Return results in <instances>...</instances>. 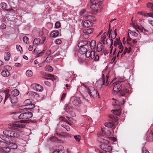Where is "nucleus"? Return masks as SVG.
<instances>
[{
  "mask_svg": "<svg viewBox=\"0 0 153 153\" xmlns=\"http://www.w3.org/2000/svg\"><path fill=\"white\" fill-rule=\"evenodd\" d=\"M24 112L20 114L18 117L20 119L23 120L19 122H16L10 124L9 125L8 128L10 129L20 131L22 128H24L25 126L23 123L27 122L26 120L30 118L33 116L32 112L28 110H25Z\"/></svg>",
  "mask_w": 153,
  "mask_h": 153,
  "instance_id": "1",
  "label": "nucleus"
},
{
  "mask_svg": "<svg viewBox=\"0 0 153 153\" xmlns=\"http://www.w3.org/2000/svg\"><path fill=\"white\" fill-rule=\"evenodd\" d=\"M113 91L114 93H119L120 96H123L129 91L127 88L129 86L128 81L125 80V78L120 79L118 81L113 83Z\"/></svg>",
  "mask_w": 153,
  "mask_h": 153,
  "instance_id": "2",
  "label": "nucleus"
},
{
  "mask_svg": "<svg viewBox=\"0 0 153 153\" xmlns=\"http://www.w3.org/2000/svg\"><path fill=\"white\" fill-rule=\"evenodd\" d=\"M9 91V90H7L5 91V96L4 103L9 98L12 103L17 102L18 101V98L17 96L19 95V91L17 89H14L12 91L10 94H8Z\"/></svg>",
  "mask_w": 153,
  "mask_h": 153,
  "instance_id": "3",
  "label": "nucleus"
},
{
  "mask_svg": "<svg viewBox=\"0 0 153 153\" xmlns=\"http://www.w3.org/2000/svg\"><path fill=\"white\" fill-rule=\"evenodd\" d=\"M78 46L79 47H80L79 52L82 54H85L88 51V47L86 44H85V42L79 43Z\"/></svg>",
  "mask_w": 153,
  "mask_h": 153,
  "instance_id": "4",
  "label": "nucleus"
},
{
  "mask_svg": "<svg viewBox=\"0 0 153 153\" xmlns=\"http://www.w3.org/2000/svg\"><path fill=\"white\" fill-rule=\"evenodd\" d=\"M104 143L102 144L100 146L102 149L106 152H109L112 150V148L109 144V141L107 140H103Z\"/></svg>",
  "mask_w": 153,
  "mask_h": 153,
  "instance_id": "5",
  "label": "nucleus"
},
{
  "mask_svg": "<svg viewBox=\"0 0 153 153\" xmlns=\"http://www.w3.org/2000/svg\"><path fill=\"white\" fill-rule=\"evenodd\" d=\"M87 91L91 97L95 98L97 97L98 95L99 97L97 91L93 87L90 86L88 88Z\"/></svg>",
  "mask_w": 153,
  "mask_h": 153,
  "instance_id": "6",
  "label": "nucleus"
},
{
  "mask_svg": "<svg viewBox=\"0 0 153 153\" xmlns=\"http://www.w3.org/2000/svg\"><path fill=\"white\" fill-rule=\"evenodd\" d=\"M5 134L9 135L10 138L13 137L15 138H18L20 136V133L18 131L13 130H8V131L5 132Z\"/></svg>",
  "mask_w": 153,
  "mask_h": 153,
  "instance_id": "7",
  "label": "nucleus"
},
{
  "mask_svg": "<svg viewBox=\"0 0 153 153\" xmlns=\"http://www.w3.org/2000/svg\"><path fill=\"white\" fill-rule=\"evenodd\" d=\"M103 0H90V2L93 4L91 6V8L95 6L97 8L101 9L103 7V5L101 4L100 2L103 1Z\"/></svg>",
  "mask_w": 153,
  "mask_h": 153,
  "instance_id": "8",
  "label": "nucleus"
},
{
  "mask_svg": "<svg viewBox=\"0 0 153 153\" xmlns=\"http://www.w3.org/2000/svg\"><path fill=\"white\" fill-rule=\"evenodd\" d=\"M6 131H8V130H6L3 131V133L4 135H0V138L4 141V142L9 143L10 142V137L9 135H7V134H5V132Z\"/></svg>",
  "mask_w": 153,
  "mask_h": 153,
  "instance_id": "9",
  "label": "nucleus"
},
{
  "mask_svg": "<svg viewBox=\"0 0 153 153\" xmlns=\"http://www.w3.org/2000/svg\"><path fill=\"white\" fill-rule=\"evenodd\" d=\"M109 77L108 75H107L106 76L105 78L104 77V75H102V77L101 80L100 81V82L101 85H103L105 84V85L106 86H108L109 83V81H108V79ZM98 82H99V81Z\"/></svg>",
  "mask_w": 153,
  "mask_h": 153,
  "instance_id": "10",
  "label": "nucleus"
},
{
  "mask_svg": "<svg viewBox=\"0 0 153 153\" xmlns=\"http://www.w3.org/2000/svg\"><path fill=\"white\" fill-rule=\"evenodd\" d=\"M84 42H85V44H86L88 47L90 46L92 49H93L96 47V42L94 40H92L91 42L85 41Z\"/></svg>",
  "mask_w": 153,
  "mask_h": 153,
  "instance_id": "11",
  "label": "nucleus"
},
{
  "mask_svg": "<svg viewBox=\"0 0 153 153\" xmlns=\"http://www.w3.org/2000/svg\"><path fill=\"white\" fill-rule=\"evenodd\" d=\"M32 87L34 90L38 91H42L43 90V87L40 85L34 83L32 85Z\"/></svg>",
  "mask_w": 153,
  "mask_h": 153,
  "instance_id": "12",
  "label": "nucleus"
},
{
  "mask_svg": "<svg viewBox=\"0 0 153 153\" xmlns=\"http://www.w3.org/2000/svg\"><path fill=\"white\" fill-rule=\"evenodd\" d=\"M81 103V101L79 98L74 97L72 101L73 104L76 106H79Z\"/></svg>",
  "mask_w": 153,
  "mask_h": 153,
  "instance_id": "13",
  "label": "nucleus"
},
{
  "mask_svg": "<svg viewBox=\"0 0 153 153\" xmlns=\"http://www.w3.org/2000/svg\"><path fill=\"white\" fill-rule=\"evenodd\" d=\"M85 56L87 58L90 57L91 58H93L95 56V52L94 51H87L85 53Z\"/></svg>",
  "mask_w": 153,
  "mask_h": 153,
  "instance_id": "14",
  "label": "nucleus"
},
{
  "mask_svg": "<svg viewBox=\"0 0 153 153\" xmlns=\"http://www.w3.org/2000/svg\"><path fill=\"white\" fill-rule=\"evenodd\" d=\"M27 94L31 98L35 97L36 98H39V94L34 92L29 91L27 93Z\"/></svg>",
  "mask_w": 153,
  "mask_h": 153,
  "instance_id": "15",
  "label": "nucleus"
},
{
  "mask_svg": "<svg viewBox=\"0 0 153 153\" xmlns=\"http://www.w3.org/2000/svg\"><path fill=\"white\" fill-rule=\"evenodd\" d=\"M92 25V23L89 20H86L83 23L84 26L86 27H89Z\"/></svg>",
  "mask_w": 153,
  "mask_h": 153,
  "instance_id": "16",
  "label": "nucleus"
},
{
  "mask_svg": "<svg viewBox=\"0 0 153 153\" xmlns=\"http://www.w3.org/2000/svg\"><path fill=\"white\" fill-rule=\"evenodd\" d=\"M0 148L1 149L0 152H2L3 153H9L10 152V149L8 147H3V148L0 147Z\"/></svg>",
  "mask_w": 153,
  "mask_h": 153,
  "instance_id": "17",
  "label": "nucleus"
},
{
  "mask_svg": "<svg viewBox=\"0 0 153 153\" xmlns=\"http://www.w3.org/2000/svg\"><path fill=\"white\" fill-rule=\"evenodd\" d=\"M104 46L102 43L100 42L97 45V50L98 52L102 51L103 49Z\"/></svg>",
  "mask_w": 153,
  "mask_h": 153,
  "instance_id": "18",
  "label": "nucleus"
},
{
  "mask_svg": "<svg viewBox=\"0 0 153 153\" xmlns=\"http://www.w3.org/2000/svg\"><path fill=\"white\" fill-rule=\"evenodd\" d=\"M10 55L8 52H6L4 54V58L5 60L8 61L10 58Z\"/></svg>",
  "mask_w": 153,
  "mask_h": 153,
  "instance_id": "19",
  "label": "nucleus"
},
{
  "mask_svg": "<svg viewBox=\"0 0 153 153\" xmlns=\"http://www.w3.org/2000/svg\"><path fill=\"white\" fill-rule=\"evenodd\" d=\"M59 35V31L57 30H55L53 31L51 33V36L52 37H56L58 36Z\"/></svg>",
  "mask_w": 153,
  "mask_h": 153,
  "instance_id": "20",
  "label": "nucleus"
},
{
  "mask_svg": "<svg viewBox=\"0 0 153 153\" xmlns=\"http://www.w3.org/2000/svg\"><path fill=\"white\" fill-rule=\"evenodd\" d=\"M141 15L144 16L146 17H151L153 18V13H147L144 12H142Z\"/></svg>",
  "mask_w": 153,
  "mask_h": 153,
  "instance_id": "21",
  "label": "nucleus"
},
{
  "mask_svg": "<svg viewBox=\"0 0 153 153\" xmlns=\"http://www.w3.org/2000/svg\"><path fill=\"white\" fill-rule=\"evenodd\" d=\"M2 75L4 77H8L10 75L9 72L4 70L1 72Z\"/></svg>",
  "mask_w": 153,
  "mask_h": 153,
  "instance_id": "22",
  "label": "nucleus"
},
{
  "mask_svg": "<svg viewBox=\"0 0 153 153\" xmlns=\"http://www.w3.org/2000/svg\"><path fill=\"white\" fill-rule=\"evenodd\" d=\"M93 28H88L84 29L83 30V33H87L89 35L92 33L93 31Z\"/></svg>",
  "mask_w": 153,
  "mask_h": 153,
  "instance_id": "23",
  "label": "nucleus"
},
{
  "mask_svg": "<svg viewBox=\"0 0 153 153\" xmlns=\"http://www.w3.org/2000/svg\"><path fill=\"white\" fill-rule=\"evenodd\" d=\"M50 140L52 142H59L60 140L58 139L55 136L51 137L50 138Z\"/></svg>",
  "mask_w": 153,
  "mask_h": 153,
  "instance_id": "24",
  "label": "nucleus"
},
{
  "mask_svg": "<svg viewBox=\"0 0 153 153\" xmlns=\"http://www.w3.org/2000/svg\"><path fill=\"white\" fill-rule=\"evenodd\" d=\"M32 103V102L31 101L30 99H27L24 102V106L27 107V106H28L29 105H30Z\"/></svg>",
  "mask_w": 153,
  "mask_h": 153,
  "instance_id": "25",
  "label": "nucleus"
},
{
  "mask_svg": "<svg viewBox=\"0 0 153 153\" xmlns=\"http://www.w3.org/2000/svg\"><path fill=\"white\" fill-rule=\"evenodd\" d=\"M9 143V145L10 146L11 148L12 149H17V145L15 143H11L10 142Z\"/></svg>",
  "mask_w": 153,
  "mask_h": 153,
  "instance_id": "26",
  "label": "nucleus"
},
{
  "mask_svg": "<svg viewBox=\"0 0 153 153\" xmlns=\"http://www.w3.org/2000/svg\"><path fill=\"white\" fill-rule=\"evenodd\" d=\"M114 124V123L113 122L106 123H105V126L106 127L111 128Z\"/></svg>",
  "mask_w": 153,
  "mask_h": 153,
  "instance_id": "27",
  "label": "nucleus"
},
{
  "mask_svg": "<svg viewBox=\"0 0 153 153\" xmlns=\"http://www.w3.org/2000/svg\"><path fill=\"white\" fill-rule=\"evenodd\" d=\"M40 42V39L39 38H36L35 39L33 42V45H38Z\"/></svg>",
  "mask_w": 153,
  "mask_h": 153,
  "instance_id": "28",
  "label": "nucleus"
},
{
  "mask_svg": "<svg viewBox=\"0 0 153 153\" xmlns=\"http://www.w3.org/2000/svg\"><path fill=\"white\" fill-rule=\"evenodd\" d=\"M45 70L46 71H48L50 72H52L53 70V68L50 65H46L45 68Z\"/></svg>",
  "mask_w": 153,
  "mask_h": 153,
  "instance_id": "29",
  "label": "nucleus"
},
{
  "mask_svg": "<svg viewBox=\"0 0 153 153\" xmlns=\"http://www.w3.org/2000/svg\"><path fill=\"white\" fill-rule=\"evenodd\" d=\"M72 106L71 104H66L65 105V107L64 108V110L66 111H68L72 109Z\"/></svg>",
  "mask_w": 153,
  "mask_h": 153,
  "instance_id": "30",
  "label": "nucleus"
},
{
  "mask_svg": "<svg viewBox=\"0 0 153 153\" xmlns=\"http://www.w3.org/2000/svg\"><path fill=\"white\" fill-rule=\"evenodd\" d=\"M35 106L34 105L31 104L30 105H28V106L26 107L25 108H24V109L25 110H28V111H29L30 109H33L34 108Z\"/></svg>",
  "mask_w": 153,
  "mask_h": 153,
  "instance_id": "31",
  "label": "nucleus"
},
{
  "mask_svg": "<svg viewBox=\"0 0 153 153\" xmlns=\"http://www.w3.org/2000/svg\"><path fill=\"white\" fill-rule=\"evenodd\" d=\"M110 41L111 43V45L110 46V48H111V49L110 51V53H111L113 49V47H111V46H112L113 43V40L112 39H107L106 40L107 44V41Z\"/></svg>",
  "mask_w": 153,
  "mask_h": 153,
  "instance_id": "32",
  "label": "nucleus"
},
{
  "mask_svg": "<svg viewBox=\"0 0 153 153\" xmlns=\"http://www.w3.org/2000/svg\"><path fill=\"white\" fill-rule=\"evenodd\" d=\"M8 143L4 141H0V147L1 148H3V147H4V146H6Z\"/></svg>",
  "mask_w": 153,
  "mask_h": 153,
  "instance_id": "33",
  "label": "nucleus"
},
{
  "mask_svg": "<svg viewBox=\"0 0 153 153\" xmlns=\"http://www.w3.org/2000/svg\"><path fill=\"white\" fill-rule=\"evenodd\" d=\"M26 74L27 76L31 77L33 75V73L30 70H28L26 72Z\"/></svg>",
  "mask_w": 153,
  "mask_h": 153,
  "instance_id": "34",
  "label": "nucleus"
},
{
  "mask_svg": "<svg viewBox=\"0 0 153 153\" xmlns=\"http://www.w3.org/2000/svg\"><path fill=\"white\" fill-rule=\"evenodd\" d=\"M107 34V33L105 32V33H103V34L101 36V38L102 40V41L103 42V43L104 44H105V43H104L105 41V39L106 38V36Z\"/></svg>",
  "mask_w": 153,
  "mask_h": 153,
  "instance_id": "35",
  "label": "nucleus"
},
{
  "mask_svg": "<svg viewBox=\"0 0 153 153\" xmlns=\"http://www.w3.org/2000/svg\"><path fill=\"white\" fill-rule=\"evenodd\" d=\"M45 52V50H44L42 51L41 52H40L39 53L38 52H37V54H36V57H39L42 56L44 54Z\"/></svg>",
  "mask_w": 153,
  "mask_h": 153,
  "instance_id": "36",
  "label": "nucleus"
},
{
  "mask_svg": "<svg viewBox=\"0 0 153 153\" xmlns=\"http://www.w3.org/2000/svg\"><path fill=\"white\" fill-rule=\"evenodd\" d=\"M4 69L5 71L9 72L12 69V68L9 66H6L4 67Z\"/></svg>",
  "mask_w": 153,
  "mask_h": 153,
  "instance_id": "37",
  "label": "nucleus"
},
{
  "mask_svg": "<svg viewBox=\"0 0 153 153\" xmlns=\"http://www.w3.org/2000/svg\"><path fill=\"white\" fill-rule=\"evenodd\" d=\"M132 40L131 38L130 37L128 36V37L127 41V43L130 45V46L131 47L133 46V45L130 42L132 41Z\"/></svg>",
  "mask_w": 153,
  "mask_h": 153,
  "instance_id": "38",
  "label": "nucleus"
},
{
  "mask_svg": "<svg viewBox=\"0 0 153 153\" xmlns=\"http://www.w3.org/2000/svg\"><path fill=\"white\" fill-rule=\"evenodd\" d=\"M82 38L83 39H86L88 38L89 36L88 34L87 33H83V34L82 36Z\"/></svg>",
  "mask_w": 153,
  "mask_h": 153,
  "instance_id": "39",
  "label": "nucleus"
},
{
  "mask_svg": "<svg viewBox=\"0 0 153 153\" xmlns=\"http://www.w3.org/2000/svg\"><path fill=\"white\" fill-rule=\"evenodd\" d=\"M23 41L26 44H28L29 43L28 42V40L29 39L28 38L26 37V36H25L23 37Z\"/></svg>",
  "mask_w": 153,
  "mask_h": 153,
  "instance_id": "40",
  "label": "nucleus"
},
{
  "mask_svg": "<svg viewBox=\"0 0 153 153\" xmlns=\"http://www.w3.org/2000/svg\"><path fill=\"white\" fill-rule=\"evenodd\" d=\"M7 4H6L4 2L0 4L1 7L3 9H5V10H7L6 9V7Z\"/></svg>",
  "mask_w": 153,
  "mask_h": 153,
  "instance_id": "41",
  "label": "nucleus"
},
{
  "mask_svg": "<svg viewBox=\"0 0 153 153\" xmlns=\"http://www.w3.org/2000/svg\"><path fill=\"white\" fill-rule=\"evenodd\" d=\"M61 126L66 129V130L68 131L70 130V128L69 126H67L66 125L62 124L61 125Z\"/></svg>",
  "mask_w": 153,
  "mask_h": 153,
  "instance_id": "42",
  "label": "nucleus"
},
{
  "mask_svg": "<svg viewBox=\"0 0 153 153\" xmlns=\"http://www.w3.org/2000/svg\"><path fill=\"white\" fill-rule=\"evenodd\" d=\"M112 111L114 112V114H116L117 116L119 115L120 114V111L119 110H116V111L113 110Z\"/></svg>",
  "mask_w": 153,
  "mask_h": 153,
  "instance_id": "43",
  "label": "nucleus"
},
{
  "mask_svg": "<svg viewBox=\"0 0 153 153\" xmlns=\"http://www.w3.org/2000/svg\"><path fill=\"white\" fill-rule=\"evenodd\" d=\"M74 139L77 141H79L80 140V136L78 135H75L74 136Z\"/></svg>",
  "mask_w": 153,
  "mask_h": 153,
  "instance_id": "44",
  "label": "nucleus"
},
{
  "mask_svg": "<svg viewBox=\"0 0 153 153\" xmlns=\"http://www.w3.org/2000/svg\"><path fill=\"white\" fill-rule=\"evenodd\" d=\"M147 6L148 8H151L153 10V3H148L147 4Z\"/></svg>",
  "mask_w": 153,
  "mask_h": 153,
  "instance_id": "45",
  "label": "nucleus"
},
{
  "mask_svg": "<svg viewBox=\"0 0 153 153\" xmlns=\"http://www.w3.org/2000/svg\"><path fill=\"white\" fill-rule=\"evenodd\" d=\"M142 153H150L148 151L145 147H143L142 149Z\"/></svg>",
  "mask_w": 153,
  "mask_h": 153,
  "instance_id": "46",
  "label": "nucleus"
},
{
  "mask_svg": "<svg viewBox=\"0 0 153 153\" xmlns=\"http://www.w3.org/2000/svg\"><path fill=\"white\" fill-rule=\"evenodd\" d=\"M130 33L133 36L135 37H137L138 36V34L135 31H132L130 30Z\"/></svg>",
  "mask_w": 153,
  "mask_h": 153,
  "instance_id": "47",
  "label": "nucleus"
},
{
  "mask_svg": "<svg viewBox=\"0 0 153 153\" xmlns=\"http://www.w3.org/2000/svg\"><path fill=\"white\" fill-rule=\"evenodd\" d=\"M55 26L56 28H59L61 26L60 23L59 22H56L55 24Z\"/></svg>",
  "mask_w": 153,
  "mask_h": 153,
  "instance_id": "48",
  "label": "nucleus"
},
{
  "mask_svg": "<svg viewBox=\"0 0 153 153\" xmlns=\"http://www.w3.org/2000/svg\"><path fill=\"white\" fill-rule=\"evenodd\" d=\"M16 48L18 49L20 52L22 51V47L19 45H17L16 46Z\"/></svg>",
  "mask_w": 153,
  "mask_h": 153,
  "instance_id": "49",
  "label": "nucleus"
},
{
  "mask_svg": "<svg viewBox=\"0 0 153 153\" xmlns=\"http://www.w3.org/2000/svg\"><path fill=\"white\" fill-rule=\"evenodd\" d=\"M63 152L62 150H54L53 152V153H63Z\"/></svg>",
  "mask_w": 153,
  "mask_h": 153,
  "instance_id": "50",
  "label": "nucleus"
},
{
  "mask_svg": "<svg viewBox=\"0 0 153 153\" xmlns=\"http://www.w3.org/2000/svg\"><path fill=\"white\" fill-rule=\"evenodd\" d=\"M66 97V94L65 93H64L62 95L61 97V100L62 101L64 100Z\"/></svg>",
  "mask_w": 153,
  "mask_h": 153,
  "instance_id": "51",
  "label": "nucleus"
},
{
  "mask_svg": "<svg viewBox=\"0 0 153 153\" xmlns=\"http://www.w3.org/2000/svg\"><path fill=\"white\" fill-rule=\"evenodd\" d=\"M55 42L56 44L59 45L61 43L62 41L60 39H58L56 40Z\"/></svg>",
  "mask_w": 153,
  "mask_h": 153,
  "instance_id": "52",
  "label": "nucleus"
},
{
  "mask_svg": "<svg viewBox=\"0 0 153 153\" xmlns=\"http://www.w3.org/2000/svg\"><path fill=\"white\" fill-rule=\"evenodd\" d=\"M6 27V25L4 24H2L0 26V28L2 29H4Z\"/></svg>",
  "mask_w": 153,
  "mask_h": 153,
  "instance_id": "53",
  "label": "nucleus"
},
{
  "mask_svg": "<svg viewBox=\"0 0 153 153\" xmlns=\"http://www.w3.org/2000/svg\"><path fill=\"white\" fill-rule=\"evenodd\" d=\"M115 104H114V103H113V105L115 106L116 105H117L118 106V108H120V105L118 104V100H116L115 102Z\"/></svg>",
  "mask_w": 153,
  "mask_h": 153,
  "instance_id": "54",
  "label": "nucleus"
},
{
  "mask_svg": "<svg viewBox=\"0 0 153 153\" xmlns=\"http://www.w3.org/2000/svg\"><path fill=\"white\" fill-rule=\"evenodd\" d=\"M94 60L95 61H98L99 59V56L98 55L95 56Z\"/></svg>",
  "mask_w": 153,
  "mask_h": 153,
  "instance_id": "55",
  "label": "nucleus"
},
{
  "mask_svg": "<svg viewBox=\"0 0 153 153\" xmlns=\"http://www.w3.org/2000/svg\"><path fill=\"white\" fill-rule=\"evenodd\" d=\"M48 76L49 77H50V78H52V79L53 81L54 80H55V78L53 77L54 76L53 75L48 74Z\"/></svg>",
  "mask_w": 153,
  "mask_h": 153,
  "instance_id": "56",
  "label": "nucleus"
},
{
  "mask_svg": "<svg viewBox=\"0 0 153 153\" xmlns=\"http://www.w3.org/2000/svg\"><path fill=\"white\" fill-rule=\"evenodd\" d=\"M109 117L111 118L112 119H113V118H114V121L116 122H117L118 120V119H117V117H114L113 116L111 115V116H109Z\"/></svg>",
  "mask_w": 153,
  "mask_h": 153,
  "instance_id": "57",
  "label": "nucleus"
},
{
  "mask_svg": "<svg viewBox=\"0 0 153 153\" xmlns=\"http://www.w3.org/2000/svg\"><path fill=\"white\" fill-rule=\"evenodd\" d=\"M85 12V9H83L82 10L80 13V15L81 16H82L83 15V14Z\"/></svg>",
  "mask_w": 153,
  "mask_h": 153,
  "instance_id": "58",
  "label": "nucleus"
},
{
  "mask_svg": "<svg viewBox=\"0 0 153 153\" xmlns=\"http://www.w3.org/2000/svg\"><path fill=\"white\" fill-rule=\"evenodd\" d=\"M116 36H117V34H116V33L115 34L113 33V34H111V38L114 39L116 38Z\"/></svg>",
  "mask_w": 153,
  "mask_h": 153,
  "instance_id": "59",
  "label": "nucleus"
},
{
  "mask_svg": "<svg viewBox=\"0 0 153 153\" xmlns=\"http://www.w3.org/2000/svg\"><path fill=\"white\" fill-rule=\"evenodd\" d=\"M45 84L48 86H50L51 85V83L48 81H46L45 82Z\"/></svg>",
  "mask_w": 153,
  "mask_h": 153,
  "instance_id": "60",
  "label": "nucleus"
},
{
  "mask_svg": "<svg viewBox=\"0 0 153 153\" xmlns=\"http://www.w3.org/2000/svg\"><path fill=\"white\" fill-rule=\"evenodd\" d=\"M127 52L128 53V48L126 47L125 48L123 52V54H125Z\"/></svg>",
  "mask_w": 153,
  "mask_h": 153,
  "instance_id": "61",
  "label": "nucleus"
},
{
  "mask_svg": "<svg viewBox=\"0 0 153 153\" xmlns=\"http://www.w3.org/2000/svg\"><path fill=\"white\" fill-rule=\"evenodd\" d=\"M122 44H120L119 45V48L121 50L122 49V50H123V46H122Z\"/></svg>",
  "mask_w": 153,
  "mask_h": 153,
  "instance_id": "62",
  "label": "nucleus"
},
{
  "mask_svg": "<svg viewBox=\"0 0 153 153\" xmlns=\"http://www.w3.org/2000/svg\"><path fill=\"white\" fill-rule=\"evenodd\" d=\"M148 22L152 26H153V20H148Z\"/></svg>",
  "mask_w": 153,
  "mask_h": 153,
  "instance_id": "63",
  "label": "nucleus"
},
{
  "mask_svg": "<svg viewBox=\"0 0 153 153\" xmlns=\"http://www.w3.org/2000/svg\"><path fill=\"white\" fill-rule=\"evenodd\" d=\"M137 28L142 32L143 31L144 29V28H143V27H141L139 26H137Z\"/></svg>",
  "mask_w": 153,
  "mask_h": 153,
  "instance_id": "64",
  "label": "nucleus"
}]
</instances>
